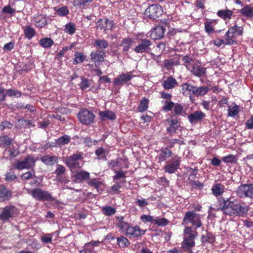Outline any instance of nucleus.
<instances>
[{"instance_id": "nucleus-1", "label": "nucleus", "mask_w": 253, "mask_h": 253, "mask_svg": "<svg viewBox=\"0 0 253 253\" xmlns=\"http://www.w3.org/2000/svg\"><path fill=\"white\" fill-rule=\"evenodd\" d=\"M173 108L172 115L166 120L169 125L167 127L166 131L168 134L171 136L177 132V130H181L182 128L177 118L175 117L183 116L185 112L184 105L180 103H175Z\"/></svg>"}, {"instance_id": "nucleus-2", "label": "nucleus", "mask_w": 253, "mask_h": 253, "mask_svg": "<svg viewBox=\"0 0 253 253\" xmlns=\"http://www.w3.org/2000/svg\"><path fill=\"white\" fill-rule=\"evenodd\" d=\"M236 203L237 199L231 197L227 198L220 197L217 199L216 210L222 211L225 215L233 216Z\"/></svg>"}, {"instance_id": "nucleus-3", "label": "nucleus", "mask_w": 253, "mask_h": 253, "mask_svg": "<svg viewBox=\"0 0 253 253\" xmlns=\"http://www.w3.org/2000/svg\"><path fill=\"white\" fill-rule=\"evenodd\" d=\"M197 236L196 229L194 230L192 227H185L183 241L181 243V248L183 251H190L195 247V239Z\"/></svg>"}, {"instance_id": "nucleus-4", "label": "nucleus", "mask_w": 253, "mask_h": 253, "mask_svg": "<svg viewBox=\"0 0 253 253\" xmlns=\"http://www.w3.org/2000/svg\"><path fill=\"white\" fill-rule=\"evenodd\" d=\"M244 28L242 26H239L236 23L233 26H231L224 36L226 44L230 45L236 44L237 38L242 36Z\"/></svg>"}, {"instance_id": "nucleus-5", "label": "nucleus", "mask_w": 253, "mask_h": 253, "mask_svg": "<svg viewBox=\"0 0 253 253\" xmlns=\"http://www.w3.org/2000/svg\"><path fill=\"white\" fill-rule=\"evenodd\" d=\"M84 154L82 152H77L70 156L66 157L64 163L71 169H80L82 167L80 161L84 159Z\"/></svg>"}, {"instance_id": "nucleus-6", "label": "nucleus", "mask_w": 253, "mask_h": 253, "mask_svg": "<svg viewBox=\"0 0 253 253\" xmlns=\"http://www.w3.org/2000/svg\"><path fill=\"white\" fill-rule=\"evenodd\" d=\"M138 44L133 49V51L137 54L148 53L152 51L153 43L152 41L147 39L141 38L137 39Z\"/></svg>"}, {"instance_id": "nucleus-7", "label": "nucleus", "mask_w": 253, "mask_h": 253, "mask_svg": "<svg viewBox=\"0 0 253 253\" xmlns=\"http://www.w3.org/2000/svg\"><path fill=\"white\" fill-rule=\"evenodd\" d=\"M28 193L30 194L36 200L40 201H54L55 198L47 191H43L40 188L29 190Z\"/></svg>"}, {"instance_id": "nucleus-8", "label": "nucleus", "mask_w": 253, "mask_h": 253, "mask_svg": "<svg viewBox=\"0 0 253 253\" xmlns=\"http://www.w3.org/2000/svg\"><path fill=\"white\" fill-rule=\"evenodd\" d=\"M183 222L185 223H190L193 226H195L196 230L202 225L201 216L194 211H188L185 213Z\"/></svg>"}, {"instance_id": "nucleus-9", "label": "nucleus", "mask_w": 253, "mask_h": 253, "mask_svg": "<svg viewBox=\"0 0 253 253\" xmlns=\"http://www.w3.org/2000/svg\"><path fill=\"white\" fill-rule=\"evenodd\" d=\"M78 118L83 125L88 126L94 123L95 115L86 109H82L78 113Z\"/></svg>"}, {"instance_id": "nucleus-10", "label": "nucleus", "mask_w": 253, "mask_h": 253, "mask_svg": "<svg viewBox=\"0 0 253 253\" xmlns=\"http://www.w3.org/2000/svg\"><path fill=\"white\" fill-rule=\"evenodd\" d=\"M236 193L240 198H253V183L243 184L236 189Z\"/></svg>"}, {"instance_id": "nucleus-11", "label": "nucleus", "mask_w": 253, "mask_h": 253, "mask_svg": "<svg viewBox=\"0 0 253 253\" xmlns=\"http://www.w3.org/2000/svg\"><path fill=\"white\" fill-rule=\"evenodd\" d=\"M163 13V9L158 4H152L148 6L144 12V15L149 18L156 19Z\"/></svg>"}, {"instance_id": "nucleus-12", "label": "nucleus", "mask_w": 253, "mask_h": 253, "mask_svg": "<svg viewBox=\"0 0 253 253\" xmlns=\"http://www.w3.org/2000/svg\"><path fill=\"white\" fill-rule=\"evenodd\" d=\"M134 77L131 72H126V73H122L119 75L114 79V86H122L124 84L128 85L130 81Z\"/></svg>"}, {"instance_id": "nucleus-13", "label": "nucleus", "mask_w": 253, "mask_h": 253, "mask_svg": "<svg viewBox=\"0 0 253 253\" xmlns=\"http://www.w3.org/2000/svg\"><path fill=\"white\" fill-rule=\"evenodd\" d=\"M18 213V209L14 206H6L3 208L0 214V219L6 221L10 218L14 217Z\"/></svg>"}, {"instance_id": "nucleus-14", "label": "nucleus", "mask_w": 253, "mask_h": 253, "mask_svg": "<svg viewBox=\"0 0 253 253\" xmlns=\"http://www.w3.org/2000/svg\"><path fill=\"white\" fill-rule=\"evenodd\" d=\"M249 210L250 207L249 206L246 205L245 203H243V204H240L237 200L233 217H244L247 215Z\"/></svg>"}, {"instance_id": "nucleus-15", "label": "nucleus", "mask_w": 253, "mask_h": 253, "mask_svg": "<svg viewBox=\"0 0 253 253\" xmlns=\"http://www.w3.org/2000/svg\"><path fill=\"white\" fill-rule=\"evenodd\" d=\"M91 60L97 65H100V63L104 61L105 57V52L103 50H95L91 51L90 54Z\"/></svg>"}, {"instance_id": "nucleus-16", "label": "nucleus", "mask_w": 253, "mask_h": 253, "mask_svg": "<svg viewBox=\"0 0 253 253\" xmlns=\"http://www.w3.org/2000/svg\"><path fill=\"white\" fill-rule=\"evenodd\" d=\"M33 24L37 28H43L47 25V17L43 14H37L32 18Z\"/></svg>"}, {"instance_id": "nucleus-17", "label": "nucleus", "mask_w": 253, "mask_h": 253, "mask_svg": "<svg viewBox=\"0 0 253 253\" xmlns=\"http://www.w3.org/2000/svg\"><path fill=\"white\" fill-rule=\"evenodd\" d=\"M146 230H143L138 225L135 226H130L125 235L130 236L133 238L141 237L145 234Z\"/></svg>"}, {"instance_id": "nucleus-18", "label": "nucleus", "mask_w": 253, "mask_h": 253, "mask_svg": "<svg viewBox=\"0 0 253 253\" xmlns=\"http://www.w3.org/2000/svg\"><path fill=\"white\" fill-rule=\"evenodd\" d=\"M187 68L195 76L201 77L206 74V68L198 64H194L193 66L185 65Z\"/></svg>"}, {"instance_id": "nucleus-19", "label": "nucleus", "mask_w": 253, "mask_h": 253, "mask_svg": "<svg viewBox=\"0 0 253 253\" xmlns=\"http://www.w3.org/2000/svg\"><path fill=\"white\" fill-rule=\"evenodd\" d=\"M162 85L165 89L169 90L177 86L178 82L174 77L169 76L163 80Z\"/></svg>"}, {"instance_id": "nucleus-20", "label": "nucleus", "mask_w": 253, "mask_h": 253, "mask_svg": "<svg viewBox=\"0 0 253 253\" xmlns=\"http://www.w3.org/2000/svg\"><path fill=\"white\" fill-rule=\"evenodd\" d=\"M205 117L206 115L204 113L201 111H196L189 114L188 119L192 124H196L201 121Z\"/></svg>"}, {"instance_id": "nucleus-21", "label": "nucleus", "mask_w": 253, "mask_h": 253, "mask_svg": "<svg viewBox=\"0 0 253 253\" xmlns=\"http://www.w3.org/2000/svg\"><path fill=\"white\" fill-rule=\"evenodd\" d=\"M180 164V160H173L171 162L167 164L164 166V169L166 172L169 174L173 173L177 170Z\"/></svg>"}, {"instance_id": "nucleus-22", "label": "nucleus", "mask_w": 253, "mask_h": 253, "mask_svg": "<svg viewBox=\"0 0 253 253\" xmlns=\"http://www.w3.org/2000/svg\"><path fill=\"white\" fill-rule=\"evenodd\" d=\"M98 115L101 121H105L106 119L114 121L116 119V114L114 112L110 110L99 111Z\"/></svg>"}, {"instance_id": "nucleus-23", "label": "nucleus", "mask_w": 253, "mask_h": 253, "mask_svg": "<svg viewBox=\"0 0 253 253\" xmlns=\"http://www.w3.org/2000/svg\"><path fill=\"white\" fill-rule=\"evenodd\" d=\"M165 32V28L163 26H157L151 31V36L154 40L162 38Z\"/></svg>"}, {"instance_id": "nucleus-24", "label": "nucleus", "mask_w": 253, "mask_h": 253, "mask_svg": "<svg viewBox=\"0 0 253 253\" xmlns=\"http://www.w3.org/2000/svg\"><path fill=\"white\" fill-rule=\"evenodd\" d=\"M233 14V11L227 8L224 9L219 10L216 13L217 15L224 21L231 19Z\"/></svg>"}, {"instance_id": "nucleus-25", "label": "nucleus", "mask_w": 253, "mask_h": 253, "mask_svg": "<svg viewBox=\"0 0 253 253\" xmlns=\"http://www.w3.org/2000/svg\"><path fill=\"white\" fill-rule=\"evenodd\" d=\"M108 25L110 28H112L113 26V21L109 20L108 19H103L100 18L96 22V28L97 29H100V30H107L108 29L107 27Z\"/></svg>"}, {"instance_id": "nucleus-26", "label": "nucleus", "mask_w": 253, "mask_h": 253, "mask_svg": "<svg viewBox=\"0 0 253 253\" xmlns=\"http://www.w3.org/2000/svg\"><path fill=\"white\" fill-rule=\"evenodd\" d=\"M133 40L130 38L123 39L120 46L123 47V52L127 54L129 50L131 48L133 44Z\"/></svg>"}, {"instance_id": "nucleus-27", "label": "nucleus", "mask_w": 253, "mask_h": 253, "mask_svg": "<svg viewBox=\"0 0 253 253\" xmlns=\"http://www.w3.org/2000/svg\"><path fill=\"white\" fill-rule=\"evenodd\" d=\"M225 186L220 183H216L213 185L211 190L212 193L215 197H221L220 196L225 192Z\"/></svg>"}, {"instance_id": "nucleus-28", "label": "nucleus", "mask_w": 253, "mask_h": 253, "mask_svg": "<svg viewBox=\"0 0 253 253\" xmlns=\"http://www.w3.org/2000/svg\"><path fill=\"white\" fill-rule=\"evenodd\" d=\"M217 24L216 20L214 19L207 20L204 23L205 32L211 35L214 33V26Z\"/></svg>"}, {"instance_id": "nucleus-29", "label": "nucleus", "mask_w": 253, "mask_h": 253, "mask_svg": "<svg viewBox=\"0 0 253 253\" xmlns=\"http://www.w3.org/2000/svg\"><path fill=\"white\" fill-rule=\"evenodd\" d=\"M12 197V192L5 186L0 185V199L2 201L9 200Z\"/></svg>"}, {"instance_id": "nucleus-30", "label": "nucleus", "mask_w": 253, "mask_h": 253, "mask_svg": "<svg viewBox=\"0 0 253 253\" xmlns=\"http://www.w3.org/2000/svg\"><path fill=\"white\" fill-rule=\"evenodd\" d=\"M74 177L80 182L86 180L89 178L90 173L84 170H78L75 172Z\"/></svg>"}, {"instance_id": "nucleus-31", "label": "nucleus", "mask_w": 253, "mask_h": 253, "mask_svg": "<svg viewBox=\"0 0 253 253\" xmlns=\"http://www.w3.org/2000/svg\"><path fill=\"white\" fill-rule=\"evenodd\" d=\"M12 141V138L6 134H2L0 135V147L1 148L9 147Z\"/></svg>"}, {"instance_id": "nucleus-32", "label": "nucleus", "mask_w": 253, "mask_h": 253, "mask_svg": "<svg viewBox=\"0 0 253 253\" xmlns=\"http://www.w3.org/2000/svg\"><path fill=\"white\" fill-rule=\"evenodd\" d=\"M116 218V220L117 221L116 223L117 226L120 229V230L127 232V230H128L130 225L124 221V217L123 216H117Z\"/></svg>"}, {"instance_id": "nucleus-33", "label": "nucleus", "mask_w": 253, "mask_h": 253, "mask_svg": "<svg viewBox=\"0 0 253 253\" xmlns=\"http://www.w3.org/2000/svg\"><path fill=\"white\" fill-rule=\"evenodd\" d=\"M172 151L168 147L164 148L161 150V153L158 156V159L160 162H164L167 159L172 155Z\"/></svg>"}, {"instance_id": "nucleus-34", "label": "nucleus", "mask_w": 253, "mask_h": 253, "mask_svg": "<svg viewBox=\"0 0 253 253\" xmlns=\"http://www.w3.org/2000/svg\"><path fill=\"white\" fill-rule=\"evenodd\" d=\"M71 141V137L68 135H64L55 140L54 144V147H61L68 144Z\"/></svg>"}, {"instance_id": "nucleus-35", "label": "nucleus", "mask_w": 253, "mask_h": 253, "mask_svg": "<svg viewBox=\"0 0 253 253\" xmlns=\"http://www.w3.org/2000/svg\"><path fill=\"white\" fill-rule=\"evenodd\" d=\"M26 169H32L36 166V160L32 156L28 155L23 160Z\"/></svg>"}, {"instance_id": "nucleus-36", "label": "nucleus", "mask_w": 253, "mask_h": 253, "mask_svg": "<svg viewBox=\"0 0 253 253\" xmlns=\"http://www.w3.org/2000/svg\"><path fill=\"white\" fill-rule=\"evenodd\" d=\"M210 88L208 86H196L193 90V95L196 96H204L209 92Z\"/></svg>"}, {"instance_id": "nucleus-37", "label": "nucleus", "mask_w": 253, "mask_h": 253, "mask_svg": "<svg viewBox=\"0 0 253 253\" xmlns=\"http://www.w3.org/2000/svg\"><path fill=\"white\" fill-rule=\"evenodd\" d=\"M149 99L144 97L141 100L138 106L137 110L139 112H144L146 111L149 107Z\"/></svg>"}, {"instance_id": "nucleus-38", "label": "nucleus", "mask_w": 253, "mask_h": 253, "mask_svg": "<svg viewBox=\"0 0 253 253\" xmlns=\"http://www.w3.org/2000/svg\"><path fill=\"white\" fill-rule=\"evenodd\" d=\"M109 46L108 42L105 40H95L94 42V46L97 48L98 50H103Z\"/></svg>"}, {"instance_id": "nucleus-39", "label": "nucleus", "mask_w": 253, "mask_h": 253, "mask_svg": "<svg viewBox=\"0 0 253 253\" xmlns=\"http://www.w3.org/2000/svg\"><path fill=\"white\" fill-rule=\"evenodd\" d=\"M240 13L247 18L253 17V7L247 5L240 10Z\"/></svg>"}, {"instance_id": "nucleus-40", "label": "nucleus", "mask_w": 253, "mask_h": 253, "mask_svg": "<svg viewBox=\"0 0 253 253\" xmlns=\"http://www.w3.org/2000/svg\"><path fill=\"white\" fill-rule=\"evenodd\" d=\"M117 244L120 248H125L130 244V242L127 238L121 235L116 238Z\"/></svg>"}, {"instance_id": "nucleus-41", "label": "nucleus", "mask_w": 253, "mask_h": 253, "mask_svg": "<svg viewBox=\"0 0 253 253\" xmlns=\"http://www.w3.org/2000/svg\"><path fill=\"white\" fill-rule=\"evenodd\" d=\"M32 125V122L30 120H26L24 119H19L15 125V127L17 129H20L22 127H30V126Z\"/></svg>"}, {"instance_id": "nucleus-42", "label": "nucleus", "mask_w": 253, "mask_h": 253, "mask_svg": "<svg viewBox=\"0 0 253 253\" xmlns=\"http://www.w3.org/2000/svg\"><path fill=\"white\" fill-rule=\"evenodd\" d=\"M186 169L187 173L188 174V180L190 182L195 180L198 172V168L195 167L194 169H193L191 167H188Z\"/></svg>"}, {"instance_id": "nucleus-43", "label": "nucleus", "mask_w": 253, "mask_h": 253, "mask_svg": "<svg viewBox=\"0 0 253 253\" xmlns=\"http://www.w3.org/2000/svg\"><path fill=\"white\" fill-rule=\"evenodd\" d=\"M23 29L25 38L29 40L31 39L36 34L34 29L29 26L23 27Z\"/></svg>"}, {"instance_id": "nucleus-44", "label": "nucleus", "mask_w": 253, "mask_h": 253, "mask_svg": "<svg viewBox=\"0 0 253 253\" xmlns=\"http://www.w3.org/2000/svg\"><path fill=\"white\" fill-rule=\"evenodd\" d=\"M76 25L74 23L70 22L65 26L64 32L70 35L74 34L76 32Z\"/></svg>"}, {"instance_id": "nucleus-45", "label": "nucleus", "mask_w": 253, "mask_h": 253, "mask_svg": "<svg viewBox=\"0 0 253 253\" xmlns=\"http://www.w3.org/2000/svg\"><path fill=\"white\" fill-rule=\"evenodd\" d=\"M41 160L44 164L51 166L54 164V161H56V158L55 156H50L47 155L42 156Z\"/></svg>"}, {"instance_id": "nucleus-46", "label": "nucleus", "mask_w": 253, "mask_h": 253, "mask_svg": "<svg viewBox=\"0 0 253 253\" xmlns=\"http://www.w3.org/2000/svg\"><path fill=\"white\" fill-rule=\"evenodd\" d=\"M39 43L44 48H49L54 44V42L50 38H45L42 39Z\"/></svg>"}, {"instance_id": "nucleus-47", "label": "nucleus", "mask_w": 253, "mask_h": 253, "mask_svg": "<svg viewBox=\"0 0 253 253\" xmlns=\"http://www.w3.org/2000/svg\"><path fill=\"white\" fill-rule=\"evenodd\" d=\"M79 85L80 86V87L82 90H85L90 87V81L87 78L84 77H82L81 82L79 84Z\"/></svg>"}, {"instance_id": "nucleus-48", "label": "nucleus", "mask_w": 253, "mask_h": 253, "mask_svg": "<svg viewBox=\"0 0 253 253\" xmlns=\"http://www.w3.org/2000/svg\"><path fill=\"white\" fill-rule=\"evenodd\" d=\"M202 242L203 244L209 243L213 244L215 241V239L212 234L211 233H207L205 235H203L201 238Z\"/></svg>"}, {"instance_id": "nucleus-49", "label": "nucleus", "mask_w": 253, "mask_h": 253, "mask_svg": "<svg viewBox=\"0 0 253 253\" xmlns=\"http://www.w3.org/2000/svg\"><path fill=\"white\" fill-rule=\"evenodd\" d=\"M181 89L183 93L188 92L190 94L193 95V90H194L195 86L188 83L183 84L181 85Z\"/></svg>"}, {"instance_id": "nucleus-50", "label": "nucleus", "mask_w": 253, "mask_h": 253, "mask_svg": "<svg viewBox=\"0 0 253 253\" xmlns=\"http://www.w3.org/2000/svg\"><path fill=\"white\" fill-rule=\"evenodd\" d=\"M74 55L75 57L73 60V64L74 65L81 63L85 60V56L83 53L76 52Z\"/></svg>"}, {"instance_id": "nucleus-51", "label": "nucleus", "mask_w": 253, "mask_h": 253, "mask_svg": "<svg viewBox=\"0 0 253 253\" xmlns=\"http://www.w3.org/2000/svg\"><path fill=\"white\" fill-rule=\"evenodd\" d=\"M54 10L57 14L61 17L65 16L69 13V10L67 6H63L60 8L54 7Z\"/></svg>"}, {"instance_id": "nucleus-52", "label": "nucleus", "mask_w": 253, "mask_h": 253, "mask_svg": "<svg viewBox=\"0 0 253 253\" xmlns=\"http://www.w3.org/2000/svg\"><path fill=\"white\" fill-rule=\"evenodd\" d=\"M87 184L91 187H94L98 190L99 187L102 185V182L98 180L96 178L88 179Z\"/></svg>"}, {"instance_id": "nucleus-53", "label": "nucleus", "mask_w": 253, "mask_h": 253, "mask_svg": "<svg viewBox=\"0 0 253 253\" xmlns=\"http://www.w3.org/2000/svg\"><path fill=\"white\" fill-rule=\"evenodd\" d=\"M174 103L171 100H165L164 102V105L162 107V109L164 111L167 112L170 111L174 107Z\"/></svg>"}, {"instance_id": "nucleus-54", "label": "nucleus", "mask_w": 253, "mask_h": 253, "mask_svg": "<svg viewBox=\"0 0 253 253\" xmlns=\"http://www.w3.org/2000/svg\"><path fill=\"white\" fill-rule=\"evenodd\" d=\"M95 154L98 159H102L106 161L107 160L105 155V150L103 147L97 148L95 151Z\"/></svg>"}, {"instance_id": "nucleus-55", "label": "nucleus", "mask_w": 253, "mask_h": 253, "mask_svg": "<svg viewBox=\"0 0 253 253\" xmlns=\"http://www.w3.org/2000/svg\"><path fill=\"white\" fill-rule=\"evenodd\" d=\"M102 211L105 215L110 216L116 213V210L111 206H106L102 208Z\"/></svg>"}, {"instance_id": "nucleus-56", "label": "nucleus", "mask_w": 253, "mask_h": 253, "mask_svg": "<svg viewBox=\"0 0 253 253\" xmlns=\"http://www.w3.org/2000/svg\"><path fill=\"white\" fill-rule=\"evenodd\" d=\"M9 152V156L11 158H14L17 156L19 153V146L15 147L12 146L11 148H9L8 150Z\"/></svg>"}, {"instance_id": "nucleus-57", "label": "nucleus", "mask_w": 253, "mask_h": 253, "mask_svg": "<svg viewBox=\"0 0 253 253\" xmlns=\"http://www.w3.org/2000/svg\"><path fill=\"white\" fill-rule=\"evenodd\" d=\"M239 106L237 105H235L233 107H232L231 106H229L228 107V114L229 116H235L239 113Z\"/></svg>"}, {"instance_id": "nucleus-58", "label": "nucleus", "mask_w": 253, "mask_h": 253, "mask_svg": "<svg viewBox=\"0 0 253 253\" xmlns=\"http://www.w3.org/2000/svg\"><path fill=\"white\" fill-rule=\"evenodd\" d=\"M34 176L35 177V172L34 169H32L31 171H27L23 173L21 175V179L22 180H29L33 178Z\"/></svg>"}, {"instance_id": "nucleus-59", "label": "nucleus", "mask_w": 253, "mask_h": 253, "mask_svg": "<svg viewBox=\"0 0 253 253\" xmlns=\"http://www.w3.org/2000/svg\"><path fill=\"white\" fill-rule=\"evenodd\" d=\"M169 221L166 218H159L157 217L154 220V223L155 224L159 226H165L168 224Z\"/></svg>"}, {"instance_id": "nucleus-60", "label": "nucleus", "mask_w": 253, "mask_h": 253, "mask_svg": "<svg viewBox=\"0 0 253 253\" xmlns=\"http://www.w3.org/2000/svg\"><path fill=\"white\" fill-rule=\"evenodd\" d=\"M13 169L18 170L26 169L24 161L16 160L12 165Z\"/></svg>"}, {"instance_id": "nucleus-61", "label": "nucleus", "mask_w": 253, "mask_h": 253, "mask_svg": "<svg viewBox=\"0 0 253 253\" xmlns=\"http://www.w3.org/2000/svg\"><path fill=\"white\" fill-rule=\"evenodd\" d=\"M6 95H7L10 97H12L14 96L17 98L20 97L22 95L21 92L18 90H14L13 89H7L6 93Z\"/></svg>"}, {"instance_id": "nucleus-62", "label": "nucleus", "mask_w": 253, "mask_h": 253, "mask_svg": "<svg viewBox=\"0 0 253 253\" xmlns=\"http://www.w3.org/2000/svg\"><path fill=\"white\" fill-rule=\"evenodd\" d=\"M116 174L113 176V180H117L121 179H125L126 178V172H124L122 170L115 171Z\"/></svg>"}, {"instance_id": "nucleus-63", "label": "nucleus", "mask_w": 253, "mask_h": 253, "mask_svg": "<svg viewBox=\"0 0 253 253\" xmlns=\"http://www.w3.org/2000/svg\"><path fill=\"white\" fill-rule=\"evenodd\" d=\"M57 168L55 170L54 173L57 177L62 175L66 171V169L64 166L61 165H57Z\"/></svg>"}, {"instance_id": "nucleus-64", "label": "nucleus", "mask_w": 253, "mask_h": 253, "mask_svg": "<svg viewBox=\"0 0 253 253\" xmlns=\"http://www.w3.org/2000/svg\"><path fill=\"white\" fill-rule=\"evenodd\" d=\"M222 161L225 163H236L237 158L233 155H228L222 158Z\"/></svg>"}]
</instances>
